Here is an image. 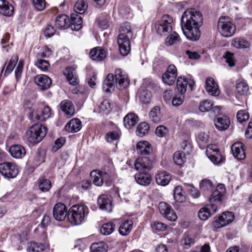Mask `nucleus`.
I'll use <instances>...</instances> for the list:
<instances>
[{
  "label": "nucleus",
  "mask_w": 252,
  "mask_h": 252,
  "mask_svg": "<svg viewBox=\"0 0 252 252\" xmlns=\"http://www.w3.org/2000/svg\"><path fill=\"white\" fill-rule=\"evenodd\" d=\"M97 204L101 210H105L110 212L112 210V201L110 197L106 194L100 195L97 199Z\"/></svg>",
  "instance_id": "5701e85b"
},
{
  "label": "nucleus",
  "mask_w": 252,
  "mask_h": 252,
  "mask_svg": "<svg viewBox=\"0 0 252 252\" xmlns=\"http://www.w3.org/2000/svg\"><path fill=\"white\" fill-rule=\"evenodd\" d=\"M150 126L147 123H141L137 127V135L139 136L142 137L148 132Z\"/></svg>",
  "instance_id": "49530a36"
},
{
  "label": "nucleus",
  "mask_w": 252,
  "mask_h": 252,
  "mask_svg": "<svg viewBox=\"0 0 252 252\" xmlns=\"http://www.w3.org/2000/svg\"><path fill=\"white\" fill-rule=\"evenodd\" d=\"M249 115L248 113L244 110H241L238 112L237 114V118L240 123H243L248 120Z\"/></svg>",
  "instance_id": "774afa93"
},
{
  "label": "nucleus",
  "mask_w": 252,
  "mask_h": 252,
  "mask_svg": "<svg viewBox=\"0 0 252 252\" xmlns=\"http://www.w3.org/2000/svg\"><path fill=\"white\" fill-rule=\"evenodd\" d=\"M68 216L67 207L63 203H57L53 208V216L54 219L59 221H63Z\"/></svg>",
  "instance_id": "4468645a"
},
{
  "label": "nucleus",
  "mask_w": 252,
  "mask_h": 252,
  "mask_svg": "<svg viewBox=\"0 0 252 252\" xmlns=\"http://www.w3.org/2000/svg\"><path fill=\"white\" fill-rule=\"evenodd\" d=\"M134 166L138 171L149 172L152 168V162L148 157H141L135 160Z\"/></svg>",
  "instance_id": "dca6fc26"
},
{
  "label": "nucleus",
  "mask_w": 252,
  "mask_h": 252,
  "mask_svg": "<svg viewBox=\"0 0 252 252\" xmlns=\"http://www.w3.org/2000/svg\"><path fill=\"white\" fill-rule=\"evenodd\" d=\"M158 209L162 216L168 220L172 221L177 220V216L170 205L164 202H160Z\"/></svg>",
  "instance_id": "ddd939ff"
},
{
  "label": "nucleus",
  "mask_w": 252,
  "mask_h": 252,
  "mask_svg": "<svg viewBox=\"0 0 252 252\" xmlns=\"http://www.w3.org/2000/svg\"><path fill=\"white\" fill-rule=\"evenodd\" d=\"M133 221L131 220H126L122 221L120 225L119 231L123 236L127 235L131 231Z\"/></svg>",
  "instance_id": "f704fd0d"
},
{
  "label": "nucleus",
  "mask_w": 252,
  "mask_h": 252,
  "mask_svg": "<svg viewBox=\"0 0 252 252\" xmlns=\"http://www.w3.org/2000/svg\"><path fill=\"white\" fill-rule=\"evenodd\" d=\"M99 108L100 111L106 114L108 113L112 109L111 105L108 100H104L101 102Z\"/></svg>",
  "instance_id": "69168bd1"
},
{
  "label": "nucleus",
  "mask_w": 252,
  "mask_h": 252,
  "mask_svg": "<svg viewBox=\"0 0 252 252\" xmlns=\"http://www.w3.org/2000/svg\"><path fill=\"white\" fill-rule=\"evenodd\" d=\"M63 75L70 84L76 85L78 84L79 80L73 68L71 67H66L63 71Z\"/></svg>",
  "instance_id": "c756f323"
},
{
  "label": "nucleus",
  "mask_w": 252,
  "mask_h": 252,
  "mask_svg": "<svg viewBox=\"0 0 252 252\" xmlns=\"http://www.w3.org/2000/svg\"><path fill=\"white\" fill-rule=\"evenodd\" d=\"M18 56L17 55H15L11 57L6 66L5 74H9L13 71L14 68L16 65V64L18 62Z\"/></svg>",
  "instance_id": "3c124183"
},
{
  "label": "nucleus",
  "mask_w": 252,
  "mask_h": 252,
  "mask_svg": "<svg viewBox=\"0 0 252 252\" xmlns=\"http://www.w3.org/2000/svg\"><path fill=\"white\" fill-rule=\"evenodd\" d=\"M39 189L42 192L48 191L51 188V183L50 180L45 178H40L38 180Z\"/></svg>",
  "instance_id": "c03bdc74"
},
{
  "label": "nucleus",
  "mask_w": 252,
  "mask_h": 252,
  "mask_svg": "<svg viewBox=\"0 0 252 252\" xmlns=\"http://www.w3.org/2000/svg\"><path fill=\"white\" fill-rule=\"evenodd\" d=\"M231 151L235 158L238 160H243L246 158L243 143L240 142L235 143L231 146Z\"/></svg>",
  "instance_id": "393cba45"
},
{
  "label": "nucleus",
  "mask_w": 252,
  "mask_h": 252,
  "mask_svg": "<svg viewBox=\"0 0 252 252\" xmlns=\"http://www.w3.org/2000/svg\"><path fill=\"white\" fill-rule=\"evenodd\" d=\"M32 4L34 8L38 11L44 9L46 5L45 0H32Z\"/></svg>",
  "instance_id": "e2e57ef3"
},
{
  "label": "nucleus",
  "mask_w": 252,
  "mask_h": 252,
  "mask_svg": "<svg viewBox=\"0 0 252 252\" xmlns=\"http://www.w3.org/2000/svg\"><path fill=\"white\" fill-rule=\"evenodd\" d=\"M115 226L111 222L104 223L100 228V232L105 235L111 234L114 230Z\"/></svg>",
  "instance_id": "8fccbe9b"
},
{
  "label": "nucleus",
  "mask_w": 252,
  "mask_h": 252,
  "mask_svg": "<svg viewBox=\"0 0 252 252\" xmlns=\"http://www.w3.org/2000/svg\"><path fill=\"white\" fill-rule=\"evenodd\" d=\"M120 90L127 87L129 85V80L127 74L121 69H117L115 71V75L109 73L104 80L102 84V89L106 93L114 91L115 85Z\"/></svg>",
  "instance_id": "f03ea898"
},
{
  "label": "nucleus",
  "mask_w": 252,
  "mask_h": 252,
  "mask_svg": "<svg viewBox=\"0 0 252 252\" xmlns=\"http://www.w3.org/2000/svg\"><path fill=\"white\" fill-rule=\"evenodd\" d=\"M35 65L42 71H47L50 67L49 62L42 59H38L35 63Z\"/></svg>",
  "instance_id": "13d9d810"
},
{
  "label": "nucleus",
  "mask_w": 252,
  "mask_h": 252,
  "mask_svg": "<svg viewBox=\"0 0 252 252\" xmlns=\"http://www.w3.org/2000/svg\"><path fill=\"white\" fill-rule=\"evenodd\" d=\"M202 19V14L194 9H188L184 12L181 20L182 29L187 39L191 41L199 39Z\"/></svg>",
  "instance_id": "f257e3e1"
},
{
  "label": "nucleus",
  "mask_w": 252,
  "mask_h": 252,
  "mask_svg": "<svg viewBox=\"0 0 252 252\" xmlns=\"http://www.w3.org/2000/svg\"><path fill=\"white\" fill-rule=\"evenodd\" d=\"M236 91L237 94L239 95H246L249 92L248 84L244 82L241 81L236 85Z\"/></svg>",
  "instance_id": "37998d69"
},
{
  "label": "nucleus",
  "mask_w": 252,
  "mask_h": 252,
  "mask_svg": "<svg viewBox=\"0 0 252 252\" xmlns=\"http://www.w3.org/2000/svg\"><path fill=\"white\" fill-rule=\"evenodd\" d=\"M172 18L167 15L162 16L161 20L156 23L155 29L157 32L161 35L165 36L172 31Z\"/></svg>",
  "instance_id": "0eeeda50"
},
{
  "label": "nucleus",
  "mask_w": 252,
  "mask_h": 252,
  "mask_svg": "<svg viewBox=\"0 0 252 252\" xmlns=\"http://www.w3.org/2000/svg\"><path fill=\"white\" fill-rule=\"evenodd\" d=\"M14 7L6 0H0V14L7 17L13 15Z\"/></svg>",
  "instance_id": "c85d7f7f"
},
{
  "label": "nucleus",
  "mask_w": 252,
  "mask_h": 252,
  "mask_svg": "<svg viewBox=\"0 0 252 252\" xmlns=\"http://www.w3.org/2000/svg\"><path fill=\"white\" fill-rule=\"evenodd\" d=\"M231 45L236 48H247L250 46V43L243 38H235L231 42Z\"/></svg>",
  "instance_id": "a19ab883"
},
{
  "label": "nucleus",
  "mask_w": 252,
  "mask_h": 252,
  "mask_svg": "<svg viewBox=\"0 0 252 252\" xmlns=\"http://www.w3.org/2000/svg\"><path fill=\"white\" fill-rule=\"evenodd\" d=\"M224 58L225 59V61L229 66L232 67L235 65V60L234 58L233 53L227 51L224 55Z\"/></svg>",
  "instance_id": "680f3d73"
},
{
  "label": "nucleus",
  "mask_w": 252,
  "mask_h": 252,
  "mask_svg": "<svg viewBox=\"0 0 252 252\" xmlns=\"http://www.w3.org/2000/svg\"><path fill=\"white\" fill-rule=\"evenodd\" d=\"M194 242V237L186 233L184 234L181 241V244L185 249L189 248Z\"/></svg>",
  "instance_id": "ea45409f"
},
{
  "label": "nucleus",
  "mask_w": 252,
  "mask_h": 252,
  "mask_svg": "<svg viewBox=\"0 0 252 252\" xmlns=\"http://www.w3.org/2000/svg\"><path fill=\"white\" fill-rule=\"evenodd\" d=\"M138 121V117L134 113L127 114L124 119V124L126 127L130 129L134 126Z\"/></svg>",
  "instance_id": "c9c22d12"
},
{
  "label": "nucleus",
  "mask_w": 252,
  "mask_h": 252,
  "mask_svg": "<svg viewBox=\"0 0 252 252\" xmlns=\"http://www.w3.org/2000/svg\"><path fill=\"white\" fill-rule=\"evenodd\" d=\"M90 57L93 60L101 61L105 58L106 52L100 47H95L90 51Z\"/></svg>",
  "instance_id": "2f4dec72"
},
{
  "label": "nucleus",
  "mask_w": 252,
  "mask_h": 252,
  "mask_svg": "<svg viewBox=\"0 0 252 252\" xmlns=\"http://www.w3.org/2000/svg\"><path fill=\"white\" fill-rule=\"evenodd\" d=\"M135 180L136 182L142 186H146L151 182V176L148 172L138 171L135 175Z\"/></svg>",
  "instance_id": "a878e982"
},
{
  "label": "nucleus",
  "mask_w": 252,
  "mask_h": 252,
  "mask_svg": "<svg viewBox=\"0 0 252 252\" xmlns=\"http://www.w3.org/2000/svg\"><path fill=\"white\" fill-rule=\"evenodd\" d=\"M61 110L68 118L72 117L75 114L74 106L72 102L68 100H64L60 103Z\"/></svg>",
  "instance_id": "bb28decb"
},
{
  "label": "nucleus",
  "mask_w": 252,
  "mask_h": 252,
  "mask_svg": "<svg viewBox=\"0 0 252 252\" xmlns=\"http://www.w3.org/2000/svg\"><path fill=\"white\" fill-rule=\"evenodd\" d=\"M34 82L41 90L49 89L51 86V79L47 75L40 74L37 75L34 78Z\"/></svg>",
  "instance_id": "aec40b11"
},
{
  "label": "nucleus",
  "mask_w": 252,
  "mask_h": 252,
  "mask_svg": "<svg viewBox=\"0 0 252 252\" xmlns=\"http://www.w3.org/2000/svg\"><path fill=\"white\" fill-rule=\"evenodd\" d=\"M90 175L93 179L94 184L97 186H101L103 183L102 179L101 173L99 171H94L92 172Z\"/></svg>",
  "instance_id": "09e8293b"
},
{
  "label": "nucleus",
  "mask_w": 252,
  "mask_h": 252,
  "mask_svg": "<svg viewBox=\"0 0 252 252\" xmlns=\"http://www.w3.org/2000/svg\"><path fill=\"white\" fill-rule=\"evenodd\" d=\"M177 89L180 94H184L187 91V86L189 85L191 90L194 85V81L191 79H188L185 77H179L177 80Z\"/></svg>",
  "instance_id": "f3484780"
},
{
  "label": "nucleus",
  "mask_w": 252,
  "mask_h": 252,
  "mask_svg": "<svg viewBox=\"0 0 252 252\" xmlns=\"http://www.w3.org/2000/svg\"><path fill=\"white\" fill-rule=\"evenodd\" d=\"M107 245L103 242L94 243L91 246L92 252H106L108 250Z\"/></svg>",
  "instance_id": "79ce46f5"
},
{
  "label": "nucleus",
  "mask_w": 252,
  "mask_h": 252,
  "mask_svg": "<svg viewBox=\"0 0 252 252\" xmlns=\"http://www.w3.org/2000/svg\"><path fill=\"white\" fill-rule=\"evenodd\" d=\"M184 100V94H176L173 97L172 103L173 106H178L181 105Z\"/></svg>",
  "instance_id": "338daca9"
},
{
  "label": "nucleus",
  "mask_w": 252,
  "mask_h": 252,
  "mask_svg": "<svg viewBox=\"0 0 252 252\" xmlns=\"http://www.w3.org/2000/svg\"><path fill=\"white\" fill-rule=\"evenodd\" d=\"M177 76V70L176 67L173 64L168 66L166 71L162 75V80L164 84L169 86L172 85Z\"/></svg>",
  "instance_id": "2eb2a0df"
},
{
  "label": "nucleus",
  "mask_w": 252,
  "mask_h": 252,
  "mask_svg": "<svg viewBox=\"0 0 252 252\" xmlns=\"http://www.w3.org/2000/svg\"><path fill=\"white\" fill-rule=\"evenodd\" d=\"M225 192V188L223 184H219L210 196V202L213 203L214 202L221 201Z\"/></svg>",
  "instance_id": "4be33fe9"
},
{
  "label": "nucleus",
  "mask_w": 252,
  "mask_h": 252,
  "mask_svg": "<svg viewBox=\"0 0 252 252\" xmlns=\"http://www.w3.org/2000/svg\"><path fill=\"white\" fill-rule=\"evenodd\" d=\"M133 30L130 23H123L119 29V34L117 38L120 54L126 56L130 51V43L134 39Z\"/></svg>",
  "instance_id": "7ed1b4c3"
},
{
  "label": "nucleus",
  "mask_w": 252,
  "mask_h": 252,
  "mask_svg": "<svg viewBox=\"0 0 252 252\" xmlns=\"http://www.w3.org/2000/svg\"><path fill=\"white\" fill-rule=\"evenodd\" d=\"M155 84L149 80L145 81L140 89L139 98L144 104H148L150 102L152 94L151 90L155 86Z\"/></svg>",
  "instance_id": "9d476101"
},
{
  "label": "nucleus",
  "mask_w": 252,
  "mask_h": 252,
  "mask_svg": "<svg viewBox=\"0 0 252 252\" xmlns=\"http://www.w3.org/2000/svg\"><path fill=\"white\" fill-rule=\"evenodd\" d=\"M88 212V208L85 204L74 205L68 211V220L73 225H79L84 221Z\"/></svg>",
  "instance_id": "20e7f679"
},
{
  "label": "nucleus",
  "mask_w": 252,
  "mask_h": 252,
  "mask_svg": "<svg viewBox=\"0 0 252 252\" xmlns=\"http://www.w3.org/2000/svg\"><path fill=\"white\" fill-rule=\"evenodd\" d=\"M137 153L141 155H148L152 153V147L147 141H140L136 146Z\"/></svg>",
  "instance_id": "b1692460"
},
{
  "label": "nucleus",
  "mask_w": 252,
  "mask_h": 252,
  "mask_svg": "<svg viewBox=\"0 0 252 252\" xmlns=\"http://www.w3.org/2000/svg\"><path fill=\"white\" fill-rule=\"evenodd\" d=\"M168 132V128L164 126L160 125L157 127L156 129V135L160 137H163L166 136Z\"/></svg>",
  "instance_id": "0e129e2a"
},
{
  "label": "nucleus",
  "mask_w": 252,
  "mask_h": 252,
  "mask_svg": "<svg viewBox=\"0 0 252 252\" xmlns=\"http://www.w3.org/2000/svg\"><path fill=\"white\" fill-rule=\"evenodd\" d=\"M11 156L15 158H21L26 155L25 148L19 144L12 145L9 150Z\"/></svg>",
  "instance_id": "cd10ccee"
},
{
  "label": "nucleus",
  "mask_w": 252,
  "mask_h": 252,
  "mask_svg": "<svg viewBox=\"0 0 252 252\" xmlns=\"http://www.w3.org/2000/svg\"><path fill=\"white\" fill-rule=\"evenodd\" d=\"M218 29L220 34L225 37L232 36L235 33V26L228 17H221L218 22Z\"/></svg>",
  "instance_id": "423d86ee"
},
{
  "label": "nucleus",
  "mask_w": 252,
  "mask_h": 252,
  "mask_svg": "<svg viewBox=\"0 0 252 252\" xmlns=\"http://www.w3.org/2000/svg\"><path fill=\"white\" fill-rule=\"evenodd\" d=\"M81 122L77 118L72 119L65 126V130L70 132H78L81 129Z\"/></svg>",
  "instance_id": "7c9ffc66"
},
{
  "label": "nucleus",
  "mask_w": 252,
  "mask_h": 252,
  "mask_svg": "<svg viewBox=\"0 0 252 252\" xmlns=\"http://www.w3.org/2000/svg\"><path fill=\"white\" fill-rule=\"evenodd\" d=\"M88 8L87 3L84 0H78L75 3L74 9L75 12L82 14Z\"/></svg>",
  "instance_id": "de8ad7c7"
},
{
  "label": "nucleus",
  "mask_w": 252,
  "mask_h": 252,
  "mask_svg": "<svg viewBox=\"0 0 252 252\" xmlns=\"http://www.w3.org/2000/svg\"><path fill=\"white\" fill-rule=\"evenodd\" d=\"M51 109L48 106H40L36 111L33 110L29 115V119L33 122H43L50 118Z\"/></svg>",
  "instance_id": "1a4fd4ad"
},
{
  "label": "nucleus",
  "mask_w": 252,
  "mask_h": 252,
  "mask_svg": "<svg viewBox=\"0 0 252 252\" xmlns=\"http://www.w3.org/2000/svg\"><path fill=\"white\" fill-rule=\"evenodd\" d=\"M44 246L41 243L31 242L27 249V252H42L44 250Z\"/></svg>",
  "instance_id": "a18cd8bd"
},
{
  "label": "nucleus",
  "mask_w": 252,
  "mask_h": 252,
  "mask_svg": "<svg viewBox=\"0 0 252 252\" xmlns=\"http://www.w3.org/2000/svg\"><path fill=\"white\" fill-rule=\"evenodd\" d=\"M205 89L208 94L213 96H218L220 93L218 85L214 79L210 77L206 79Z\"/></svg>",
  "instance_id": "6ab92c4d"
},
{
  "label": "nucleus",
  "mask_w": 252,
  "mask_h": 252,
  "mask_svg": "<svg viewBox=\"0 0 252 252\" xmlns=\"http://www.w3.org/2000/svg\"><path fill=\"white\" fill-rule=\"evenodd\" d=\"M173 160L176 164L181 166L185 161V154L179 151L175 152L173 155Z\"/></svg>",
  "instance_id": "5fc2aeb1"
},
{
  "label": "nucleus",
  "mask_w": 252,
  "mask_h": 252,
  "mask_svg": "<svg viewBox=\"0 0 252 252\" xmlns=\"http://www.w3.org/2000/svg\"><path fill=\"white\" fill-rule=\"evenodd\" d=\"M149 117L150 120L153 123H159L161 121V115L159 107L158 106H156L154 107L150 112Z\"/></svg>",
  "instance_id": "58836bf2"
},
{
  "label": "nucleus",
  "mask_w": 252,
  "mask_h": 252,
  "mask_svg": "<svg viewBox=\"0 0 252 252\" xmlns=\"http://www.w3.org/2000/svg\"><path fill=\"white\" fill-rule=\"evenodd\" d=\"M216 128L219 130H224L229 127L230 120L227 116L218 117L216 121H214Z\"/></svg>",
  "instance_id": "72a5a7b5"
},
{
  "label": "nucleus",
  "mask_w": 252,
  "mask_h": 252,
  "mask_svg": "<svg viewBox=\"0 0 252 252\" xmlns=\"http://www.w3.org/2000/svg\"><path fill=\"white\" fill-rule=\"evenodd\" d=\"M217 209V207L215 204H208L199 211L198 217L200 220H205L214 214L216 212Z\"/></svg>",
  "instance_id": "a211bd4d"
},
{
  "label": "nucleus",
  "mask_w": 252,
  "mask_h": 252,
  "mask_svg": "<svg viewBox=\"0 0 252 252\" xmlns=\"http://www.w3.org/2000/svg\"><path fill=\"white\" fill-rule=\"evenodd\" d=\"M19 172L18 166L14 162L7 161L0 163V173L6 179L15 178Z\"/></svg>",
  "instance_id": "6e6552de"
},
{
  "label": "nucleus",
  "mask_w": 252,
  "mask_h": 252,
  "mask_svg": "<svg viewBox=\"0 0 252 252\" xmlns=\"http://www.w3.org/2000/svg\"><path fill=\"white\" fill-rule=\"evenodd\" d=\"M46 133V128L41 124H36L29 128L26 131V137L30 143L37 144L44 138Z\"/></svg>",
  "instance_id": "39448f33"
},
{
  "label": "nucleus",
  "mask_w": 252,
  "mask_h": 252,
  "mask_svg": "<svg viewBox=\"0 0 252 252\" xmlns=\"http://www.w3.org/2000/svg\"><path fill=\"white\" fill-rule=\"evenodd\" d=\"M120 134L118 131H111L106 133L105 139L108 142H112L119 139Z\"/></svg>",
  "instance_id": "6e6d98bb"
},
{
  "label": "nucleus",
  "mask_w": 252,
  "mask_h": 252,
  "mask_svg": "<svg viewBox=\"0 0 252 252\" xmlns=\"http://www.w3.org/2000/svg\"><path fill=\"white\" fill-rule=\"evenodd\" d=\"M101 173L102 179L103 183L105 182L108 186L110 184L112 180V172L106 168L103 169L102 171H99Z\"/></svg>",
  "instance_id": "603ef678"
},
{
  "label": "nucleus",
  "mask_w": 252,
  "mask_h": 252,
  "mask_svg": "<svg viewBox=\"0 0 252 252\" xmlns=\"http://www.w3.org/2000/svg\"><path fill=\"white\" fill-rule=\"evenodd\" d=\"M179 40V36L177 33L173 32L170 35L167 36L165 39L166 45L170 46L176 43Z\"/></svg>",
  "instance_id": "4d7b16f0"
},
{
  "label": "nucleus",
  "mask_w": 252,
  "mask_h": 252,
  "mask_svg": "<svg viewBox=\"0 0 252 252\" xmlns=\"http://www.w3.org/2000/svg\"><path fill=\"white\" fill-rule=\"evenodd\" d=\"M171 179V175L166 172H161L158 173L157 175L156 178L157 183L163 186L168 185Z\"/></svg>",
  "instance_id": "e433bc0d"
},
{
  "label": "nucleus",
  "mask_w": 252,
  "mask_h": 252,
  "mask_svg": "<svg viewBox=\"0 0 252 252\" xmlns=\"http://www.w3.org/2000/svg\"><path fill=\"white\" fill-rule=\"evenodd\" d=\"M234 219V215L233 213L226 212L222 213L214 220L213 226L215 228H220L225 226L231 223Z\"/></svg>",
  "instance_id": "9b49d317"
},
{
  "label": "nucleus",
  "mask_w": 252,
  "mask_h": 252,
  "mask_svg": "<svg viewBox=\"0 0 252 252\" xmlns=\"http://www.w3.org/2000/svg\"><path fill=\"white\" fill-rule=\"evenodd\" d=\"M92 186L90 181L87 180L80 182L77 185V188L79 190L84 191L91 189Z\"/></svg>",
  "instance_id": "052dcab7"
},
{
  "label": "nucleus",
  "mask_w": 252,
  "mask_h": 252,
  "mask_svg": "<svg viewBox=\"0 0 252 252\" xmlns=\"http://www.w3.org/2000/svg\"><path fill=\"white\" fill-rule=\"evenodd\" d=\"M206 154L208 158L214 164H219L223 161V158L216 145H208L206 148Z\"/></svg>",
  "instance_id": "f8f14e48"
},
{
  "label": "nucleus",
  "mask_w": 252,
  "mask_h": 252,
  "mask_svg": "<svg viewBox=\"0 0 252 252\" xmlns=\"http://www.w3.org/2000/svg\"><path fill=\"white\" fill-rule=\"evenodd\" d=\"M200 188L203 190H209L213 187V183L208 179L202 180L199 184Z\"/></svg>",
  "instance_id": "bf43d9fd"
},
{
  "label": "nucleus",
  "mask_w": 252,
  "mask_h": 252,
  "mask_svg": "<svg viewBox=\"0 0 252 252\" xmlns=\"http://www.w3.org/2000/svg\"><path fill=\"white\" fill-rule=\"evenodd\" d=\"M83 21L81 17L78 15L72 14L70 19V25L73 30L78 31L82 27Z\"/></svg>",
  "instance_id": "4c0bfd02"
},
{
  "label": "nucleus",
  "mask_w": 252,
  "mask_h": 252,
  "mask_svg": "<svg viewBox=\"0 0 252 252\" xmlns=\"http://www.w3.org/2000/svg\"><path fill=\"white\" fill-rule=\"evenodd\" d=\"M55 25L61 30L66 29L70 26V19L65 14L59 15L55 20Z\"/></svg>",
  "instance_id": "473e14b6"
},
{
  "label": "nucleus",
  "mask_w": 252,
  "mask_h": 252,
  "mask_svg": "<svg viewBox=\"0 0 252 252\" xmlns=\"http://www.w3.org/2000/svg\"><path fill=\"white\" fill-rule=\"evenodd\" d=\"M174 198L176 201L182 203L185 200V196L182 193V189L180 186L176 187L174 189Z\"/></svg>",
  "instance_id": "864d4df0"
},
{
  "label": "nucleus",
  "mask_w": 252,
  "mask_h": 252,
  "mask_svg": "<svg viewBox=\"0 0 252 252\" xmlns=\"http://www.w3.org/2000/svg\"><path fill=\"white\" fill-rule=\"evenodd\" d=\"M198 108L200 111L202 112H206L212 111L216 115L219 114L220 109L218 106H214L211 101L208 100H204L200 102Z\"/></svg>",
  "instance_id": "412c9836"
}]
</instances>
